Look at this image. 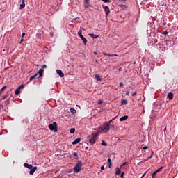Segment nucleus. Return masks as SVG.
I'll list each match as a JSON object with an SVG mask.
<instances>
[{
  "label": "nucleus",
  "mask_w": 178,
  "mask_h": 178,
  "mask_svg": "<svg viewBox=\"0 0 178 178\" xmlns=\"http://www.w3.org/2000/svg\"><path fill=\"white\" fill-rule=\"evenodd\" d=\"M42 69H47V65H43L42 66Z\"/></svg>",
  "instance_id": "obj_39"
},
{
  "label": "nucleus",
  "mask_w": 178,
  "mask_h": 178,
  "mask_svg": "<svg viewBox=\"0 0 178 178\" xmlns=\"http://www.w3.org/2000/svg\"><path fill=\"white\" fill-rule=\"evenodd\" d=\"M18 88H19V90H22V88H24V85H20Z\"/></svg>",
  "instance_id": "obj_35"
},
{
  "label": "nucleus",
  "mask_w": 178,
  "mask_h": 178,
  "mask_svg": "<svg viewBox=\"0 0 178 178\" xmlns=\"http://www.w3.org/2000/svg\"><path fill=\"white\" fill-rule=\"evenodd\" d=\"M168 97L169 99H173V93L169 92L168 94Z\"/></svg>",
  "instance_id": "obj_19"
},
{
  "label": "nucleus",
  "mask_w": 178,
  "mask_h": 178,
  "mask_svg": "<svg viewBox=\"0 0 178 178\" xmlns=\"http://www.w3.org/2000/svg\"><path fill=\"white\" fill-rule=\"evenodd\" d=\"M56 73L58 75L60 76V77H63V76H65V74H63V72H62V70H57Z\"/></svg>",
  "instance_id": "obj_8"
},
{
  "label": "nucleus",
  "mask_w": 178,
  "mask_h": 178,
  "mask_svg": "<svg viewBox=\"0 0 178 178\" xmlns=\"http://www.w3.org/2000/svg\"><path fill=\"white\" fill-rule=\"evenodd\" d=\"M77 19V18H74V20H76Z\"/></svg>",
  "instance_id": "obj_52"
},
{
  "label": "nucleus",
  "mask_w": 178,
  "mask_h": 178,
  "mask_svg": "<svg viewBox=\"0 0 178 178\" xmlns=\"http://www.w3.org/2000/svg\"><path fill=\"white\" fill-rule=\"evenodd\" d=\"M26 1L24 0H22V3L20 4V6H19V9L22 10V9H24V8H26Z\"/></svg>",
  "instance_id": "obj_7"
},
{
  "label": "nucleus",
  "mask_w": 178,
  "mask_h": 178,
  "mask_svg": "<svg viewBox=\"0 0 178 178\" xmlns=\"http://www.w3.org/2000/svg\"><path fill=\"white\" fill-rule=\"evenodd\" d=\"M70 112L72 113V115H76V113H77V111L74 108H70Z\"/></svg>",
  "instance_id": "obj_17"
},
{
  "label": "nucleus",
  "mask_w": 178,
  "mask_h": 178,
  "mask_svg": "<svg viewBox=\"0 0 178 178\" xmlns=\"http://www.w3.org/2000/svg\"><path fill=\"white\" fill-rule=\"evenodd\" d=\"M118 71H119V72H122V67H120V68L118 69Z\"/></svg>",
  "instance_id": "obj_49"
},
{
  "label": "nucleus",
  "mask_w": 178,
  "mask_h": 178,
  "mask_svg": "<svg viewBox=\"0 0 178 178\" xmlns=\"http://www.w3.org/2000/svg\"><path fill=\"white\" fill-rule=\"evenodd\" d=\"M102 102H104L102 100H99V101H98L99 105H101V104H102Z\"/></svg>",
  "instance_id": "obj_40"
},
{
  "label": "nucleus",
  "mask_w": 178,
  "mask_h": 178,
  "mask_svg": "<svg viewBox=\"0 0 178 178\" xmlns=\"http://www.w3.org/2000/svg\"><path fill=\"white\" fill-rule=\"evenodd\" d=\"M99 131H97L95 134H92L91 136H88V142L91 145L95 144L97 140H98V136L99 135Z\"/></svg>",
  "instance_id": "obj_1"
},
{
  "label": "nucleus",
  "mask_w": 178,
  "mask_h": 178,
  "mask_svg": "<svg viewBox=\"0 0 178 178\" xmlns=\"http://www.w3.org/2000/svg\"><path fill=\"white\" fill-rule=\"evenodd\" d=\"M102 133H108L111 130V127L109 124H104V127H100Z\"/></svg>",
  "instance_id": "obj_3"
},
{
  "label": "nucleus",
  "mask_w": 178,
  "mask_h": 178,
  "mask_svg": "<svg viewBox=\"0 0 178 178\" xmlns=\"http://www.w3.org/2000/svg\"><path fill=\"white\" fill-rule=\"evenodd\" d=\"M83 5L85 8H88L90 6V1H84Z\"/></svg>",
  "instance_id": "obj_18"
},
{
  "label": "nucleus",
  "mask_w": 178,
  "mask_h": 178,
  "mask_svg": "<svg viewBox=\"0 0 178 178\" xmlns=\"http://www.w3.org/2000/svg\"><path fill=\"white\" fill-rule=\"evenodd\" d=\"M10 102H9V99H8L6 102H5V104L6 105H9Z\"/></svg>",
  "instance_id": "obj_34"
},
{
  "label": "nucleus",
  "mask_w": 178,
  "mask_h": 178,
  "mask_svg": "<svg viewBox=\"0 0 178 178\" xmlns=\"http://www.w3.org/2000/svg\"><path fill=\"white\" fill-rule=\"evenodd\" d=\"M24 168H27V169H33V165L29 164L27 163H24Z\"/></svg>",
  "instance_id": "obj_10"
},
{
  "label": "nucleus",
  "mask_w": 178,
  "mask_h": 178,
  "mask_svg": "<svg viewBox=\"0 0 178 178\" xmlns=\"http://www.w3.org/2000/svg\"><path fill=\"white\" fill-rule=\"evenodd\" d=\"M162 34L163 35H168V31H163V33H162Z\"/></svg>",
  "instance_id": "obj_36"
},
{
  "label": "nucleus",
  "mask_w": 178,
  "mask_h": 178,
  "mask_svg": "<svg viewBox=\"0 0 178 178\" xmlns=\"http://www.w3.org/2000/svg\"><path fill=\"white\" fill-rule=\"evenodd\" d=\"M76 131V129L74 128H71L70 130V133H71V134H73V133H74Z\"/></svg>",
  "instance_id": "obj_27"
},
{
  "label": "nucleus",
  "mask_w": 178,
  "mask_h": 178,
  "mask_svg": "<svg viewBox=\"0 0 178 178\" xmlns=\"http://www.w3.org/2000/svg\"><path fill=\"white\" fill-rule=\"evenodd\" d=\"M49 127L51 131H58V124H56L55 122L50 124Z\"/></svg>",
  "instance_id": "obj_4"
},
{
  "label": "nucleus",
  "mask_w": 178,
  "mask_h": 178,
  "mask_svg": "<svg viewBox=\"0 0 178 178\" xmlns=\"http://www.w3.org/2000/svg\"><path fill=\"white\" fill-rule=\"evenodd\" d=\"M38 76V73L31 76L29 79V81H33V80H34V79H35V77H37Z\"/></svg>",
  "instance_id": "obj_15"
},
{
  "label": "nucleus",
  "mask_w": 178,
  "mask_h": 178,
  "mask_svg": "<svg viewBox=\"0 0 178 178\" xmlns=\"http://www.w3.org/2000/svg\"><path fill=\"white\" fill-rule=\"evenodd\" d=\"M89 35H90L92 38H98V37H99V35H95V34H89Z\"/></svg>",
  "instance_id": "obj_21"
},
{
  "label": "nucleus",
  "mask_w": 178,
  "mask_h": 178,
  "mask_svg": "<svg viewBox=\"0 0 178 178\" xmlns=\"http://www.w3.org/2000/svg\"><path fill=\"white\" fill-rule=\"evenodd\" d=\"M116 118H113V120H109L108 122L106 123V124H108V126L111 127V123H112L113 120H115Z\"/></svg>",
  "instance_id": "obj_26"
},
{
  "label": "nucleus",
  "mask_w": 178,
  "mask_h": 178,
  "mask_svg": "<svg viewBox=\"0 0 178 178\" xmlns=\"http://www.w3.org/2000/svg\"><path fill=\"white\" fill-rule=\"evenodd\" d=\"M123 176H124V172H122V174H121V178H123Z\"/></svg>",
  "instance_id": "obj_44"
},
{
  "label": "nucleus",
  "mask_w": 178,
  "mask_h": 178,
  "mask_svg": "<svg viewBox=\"0 0 178 178\" xmlns=\"http://www.w3.org/2000/svg\"><path fill=\"white\" fill-rule=\"evenodd\" d=\"M81 141V138H78L74 141L72 142V145H76V144H79Z\"/></svg>",
  "instance_id": "obj_9"
},
{
  "label": "nucleus",
  "mask_w": 178,
  "mask_h": 178,
  "mask_svg": "<svg viewBox=\"0 0 178 178\" xmlns=\"http://www.w3.org/2000/svg\"><path fill=\"white\" fill-rule=\"evenodd\" d=\"M24 35H26V33H22V38H23V37H24Z\"/></svg>",
  "instance_id": "obj_48"
},
{
  "label": "nucleus",
  "mask_w": 178,
  "mask_h": 178,
  "mask_svg": "<svg viewBox=\"0 0 178 178\" xmlns=\"http://www.w3.org/2000/svg\"><path fill=\"white\" fill-rule=\"evenodd\" d=\"M122 105H127V100L123 99L121 101Z\"/></svg>",
  "instance_id": "obj_25"
},
{
  "label": "nucleus",
  "mask_w": 178,
  "mask_h": 178,
  "mask_svg": "<svg viewBox=\"0 0 178 178\" xmlns=\"http://www.w3.org/2000/svg\"><path fill=\"white\" fill-rule=\"evenodd\" d=\"M6 86H4L1 90H0V95H2V93L6 90Z\"/></svg>",
  "instance_id": "obj_22"
},
{
  "label": "nucleus",
  "mask_w": 178,
  "mask_h": 178,
  "mask_svg": "<svg viewBox=\"0 0 178 178\" xmlns=\"http://www.w3.org/2000/svg\"><path fill=\"white\" fill-rule=\"evenodd\" d=\"M38 73H39V76L38 79H40V77H42V73H44V70L40 69L38 71Z\"/></svg>",
  "instance_id": "obj_14"
},
{
  "label": "nucleus",
  "mask_w": 178,
  "mask_h": 178,
  "mask_svg": "<svg viewBox=\"0 0 178 178\" xmlns=\"http://www.w3.org/2000/svg\"><path fill=\"white\" fill-rule=\"evenodd\" d=\"M95 79L97 80V81H101L102 79H101V76H99V74H96L95 75Z\"/></svg>",
  "instance_id": "obj_16"
},
{
  "label": "nucleus",
  "mask_w": 178,
  "mask_h": 178,
  "mask_svg": "<svg viewBox=\"0 0 178 178\" xmlns=\"http://www.w3.org/2000/svg\"><path fill=\"white\" fill-rule=\"evenodd\" d=\"M152 155H154V152H153V151H152V154L150 155V156H148V157L147 158V161L151 159V158H152Z\"/></svg>",
  "instance_id": "obj_30"
},
{
  "label": "nucleus",
  "mask_w": 178,
  "mask_h": 178,
  "mask_svg": "<svg viewBox=\"0 0 178 178\" xmlns=\"http://www.w3.org/2000/svg\"><path fill=\"white\" fill-rule=\"evenodd\" d=\"M72 155H73V156H74L75 158H77V156H78L77 152H74V153L72 154Z\"/></svg>",
  "instance_id": "obj_33"
},
{
  "label": "nucleus",
  "mask_w": 178,
  "mask_h": 178,
  "mask_svg": "<svg viewBox=\"0 0 178 178\" xmlns=\"http://www.w3.org/2000/svg\"><path fill=\"white\" fill-rule=\"evenodd\" d=\"M126 95H127V96L130 95V92L127 91V92H126Z\"/></svg>",
  "instance_id": "obj_43"
},
{
  "label": "nucleus",
  "mask_w": 178,
  "mask_h": 178,
  "mask_svg": "<svg viewBox=\"0 0 178 178\" xmlns=\"http://www.w3.org/2000/svg\"><path fill=\"white\" fill-rule=\"evenodd\" d=\"M129 119V115H124L120 118V122H124V120H127Z\"/></svg>",
  "instance_id": "obj_11"
},
{
  "label": "nucleus",
  "mask_w": 178,
  "mask_h": 178,
  "mask_svg": "<svg viewBox=\"0 0 178 178\" xmlns=\"http://www.w3.org/2000/svg\"><path fill=\"white\" fill-rule=\"evenodd\" d=\"M121 172H122V171H120V168H117L115 175H120Z\"/></svg>",
  "instance_id": "obj_24"
},
{
  "label": "nucleus",
  "mask_w": 178,
  "mask_h": 178,
  "mask_svg": "<svg viewBox=\"0 0 178 178\" xmlns=\"http://www.w3.org/2000/svg\"><path fill=\"white\" fill-rule=\"evenodd\" d=\"M82 166H83V162H81V161H78L75 166L74 167V172L75 173H79V172L81 170Z\"/></svg>",
  "instance_id": "obj_2"
},
{
  "label": "nucleus",
  "mask_w": 178,
  "mask_h": 178,
  "mask_svg": "<svg viewBox=\"0 0 178 178\" xmlns=\"http://www.w3.org/2000/svg\"><path fill=\"white\" fill-rule=\"evenodd\" d=\"M120 87H123V83L121 82V83H120Z\"/></svg>",
  "instance_id": "obj_47"
},
{
  "label": "nucleus",
  "mask_w": 178,
  "mask_h": 178,
  "mask_svg": "<svg viewBox=\"0 0 178 178\" xmlns=\"http://www.w3.org/2000/svg\"><path fill=\"white\" fill-rule=\"evenodd\" d=\"M108 168H112V161L111 159H108Z\"/></svg>",
  "instance_id": "obj_23"
},
{
  "label": "nucleus",
  "mask_w": 178,
  "mask_h": 178,
  "mask_svg": "<svg viewBox=\"0 0 178 178\" xmlns=\"http://www.w3.org/2000/svg\"><path fill=\"white\" fill-rule=\"evenodd\" d=\"M86 2H90V0H84Z\"/></svg>",
  "instance_id": "obj_50"
},
{
  "label": "nucleus",
  "mask_w": 178,
  "mask_h": 178,
  "mask_svg": "<svg viewBox=\"0 0 178 178\" xmlns=\"http://www.w3.org/2000/svg\"><path fill=\"white\" fill-rule=\"evenodd\" d=\"M162 169H163V167H161L159 168V169H157L156 171L154 172H156V174L159 173V172H161L162 170Z\"/></svg>",
  "instance_id": "obj_28"
},
{
  "label": "nucleus",
  "mask_w": 178,
  "mask_h": 178,
  "mask_svg": "<svg viewBox=\"0 0 178 178\" xmlns=\"http://www.w3.org/2000/svg\"><path fill=\"white\" fill-rule=\"evenodd\" d=\"M104 169H105V167H104V165H102V166L101 167V170H104Z\"/></svg>",
  "instance_id": "obj_46"
},
{
  "label": "nucleus",
  "mask_w": 178,
  "mask_h": 178,
  "mask_svg": "<svg viewBox=\"0 0 178 178\" xmlns=\"http://www.w3.org/2000/svg\"><path fill=\"white\" fill-rule=\"evenodd\" d=\"M145 173H147V172H145ZM145 173L143 175L142 178L144 177V176H145Z\"/></svg>",
  "instance_id": "obj_51"
},
{
  "label": "nucleus",
  "mask_w": 178,
  "mask_h": 178,
  "mask_svg": "<svg viewBox=\"0 0 178 178\" xmlns=\"http://www.w3.org/2000/svg\"><path fill=\"white\" fill-rule=\"evenodd\" d=\"M143 149H148V146H144Z\"/></svg>",
  "instance_id": "obj_42"
},
{
  "label": "nucleus",
  "mask_w": 178,
  "mask_h": 178,
  "mask_svg": "<svg viewBox=\"0 0 178 178\" xmlns=\"http://www.w3.org/2000/svg\"><path fill=\"white\" fill-rule=\"evenodd\" d=\"M102 145H103L104 147H106V145H108V144L106 143H105L104 140L102 141Z\"/></svg>",
  "instance_id": "obj_29"
},
{
  "label": "nucleus",
  "mask_w": 178,
  "mask_h": 178,
  "mask_svg": "<svg viewBox=\"0 0 178 178\" xmlns=\"http://www.w3.org/2000/svg\"><path fill=\"white\" fill-rule=\"evenodd\" d=\"M24 41L23 38H21V40L19 42V44H22V42Z\"/></svg>",
  "instance_id": "obj_45"
},
{
  "label": "nucleus",
  "mask_w": 178,
  "mask_h": 178,
  "mask_svg": "<svg viewBox=\"0 0 178 178\" xmlns=\"http://www.w3.org/2000/svg\"><path fill=\"white\" fill-rule=\"evenodd\" d=\"M102 7H103V9L105 12L106 16H108L109 15L110 12H111V10L109 9V7H108V6H104V5H103Z\"/></svg>",
  "instance_id": "obj_6"
},
{
  "label": "nucleus",
  "mask_w": 178,
  "mask_h": 178,
  "mask_svg": "<svg viewBox=\"0 0 178 178\" xmlns=\"http://www.w3.org/2000/svg\"><path fill=\"white\" fill-rule=\"evenodd\" d=\"M126 165H129V163L128 162H124V163H122L121 165V168H122V166H126Z\"/></svg>",
  "instance_id": "obj_32"
},
{
  "label": "nucleus",
  "mask_w": 178,
  "mask_h": 178,
  "mask_svg": "<svg viewBox=\"0 0 178 178\" xmlns=\"http://www.w3.org/2000/svg\"><path fill=\"white\" fill-rule=\"evenodd\" d=\"M103 2H105V3H108V2H111V0H102Z\"/></svg>",
  "instance_id": "obj_38"
},
{
  "label": "nucleus",
  "mask_w": 178,
  "mask_h": 178,
  "mask_svg": "<svg viewBox=\"0 0 178 178\" xmlns=\"http://www.w3.org/2000/svg\"><path fill=\"white\" fill-rule=\"evenodd\" d=\"M35 170H37V167L35 166L32 168L29 171V175H34V172H35Z\"/></svg>",
  "instance_id": "obj_13"
},
{
  "label": "nucleus",
  "mask_w": 178,
  "mask_h": 178,
  "mask_svg": "<svg viewBox=\"0 0 178 178\" xmlns=\"http://www.w3.org/2000/svg\"><path fill=\"white\" fill-rule=\"evenodd\" d=\"M110 129H112V130H115V125H110Z\"/></svg>",
  "instance_id": "obj_37"
},
{
  "label": "nucleus",
  "mask_w": 178,
  "mask_h": 178,
  "mask_svg": "<svg viewBox=\"0 0 178 178\" xmlns=\"http://www.w3.org/2000/svg\"><path fill=\"white\" fill-rule=\"evenodd\" d=\"M103 55H104V56H110L111 58H113V56H118V54H107V53H103Z\"/></svg>",
  "instance_id": "obj_12"
},
{
  "label": "nucleus",
  "mask_w": 178,
  "mask_h": 178,
  "mask_svg": "<svg viewBox=\"0 0 178 178\" xmlns=\"http://www.w3.org/2000/svg\"><path fill=\"white\" fill-rule=\"evenodd\" d=\"M134 95H137V92H134V93H132V96L134 97Z\"/></svg>",
  "instance_id": "obj_41"
},
{
  "label": "nucleus",
  "mask_w": 178,
  "mask_h": 178,
  "mask_svg": "<svg viewBox=\"0 0 178 178\" xmlns=\"http://www.w3.org/2000/svg\"><path fill=\"white\" fill-rule=\"evenodd\" d=\"M164 131H166V128L164 129Z\"/></svg>",
  "instance_id": "obj_53"
},
{
  "label": "nucleus",
  "mask_w": 178,
  "mask_h": 178,
  "mask_svg": "<svg viewBox=\"0 0 178 178\" xmlns=\"http://www.w3.org/2000/svg\"><path fill=\"white\" fill-rule=\"evenodd\" d=\"M78 35L80 37V38L82 40L84 45H87V39H86V38H84V36H83V34H82V31L81 30H79L78 31Z\"/></svg>",
  "instance_id": "obj_5"
},
{
  "label": "nucleus",
  "mask_w": 178,
  "mask_h": 178,
  "mask_svg": "<svg viewBox=\"0 0 178 178\" xmlns=\"http://www.w3.org/2000/svg\"><path fill=\"white\" fill-rule=\"evenodd\" d=\"M15 95H19V94H20V88H17L15 91Z\"/></svg>",
  "instance_id": "obj_20"
},
{
  "label": "nucleus",
  "mask_w": 178,
  "mask_h": 178,
  "mask_svg": "<svg viewBox=\"0 0 178 178\" xmlns=\"http://www.w3.org/2000/svg\"><path fill=\"white\" fill-rule=\"evenodd\" d=\"M152 178H156V172L152 173Z\"/></svg>",
  "instance_id": "obj_31"
}]
</instances>
